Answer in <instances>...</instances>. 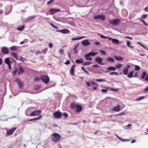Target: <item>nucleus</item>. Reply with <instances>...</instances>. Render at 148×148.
<instances>
[{
    "mask_svg": "<svg viewBox=\"0 0 148 148\" xmlns=\"http://www.w3.org/2000/svg\"><path fill=\"white\" fill-rule=\"evenodd\" d=\"M61 138L60 135L58 133L52 134L51 136V140L55 143H57L60 141Z\"/></svg>",
    "mask_w": 148,
    "mask_h": 148,
    "instance_id": "obj_1",
    "label": "nucleus"
},
{
    "mask_svg": "<svg viewBox=\"0 0 148 148\" xmlns=\"http://www.w3.org/2000/svg\"><path fill=\"white\" fill-rule=\"evenodd\" d=\"M40 79L46 84H48L49 81V78L47 75H41Z\"/></svg>",
    "mask_w": 148,
    "mask_h": 148,
    "instance_id": "obj_2",
    "label": "nucleus"
},
{
    "mask_svg": "<svg viewBox=\"0 0 148 148\" xmlns=\"http://www.w3.org/2000/svg\"><path fill=\"white\" fill-rule=\"evenodd\" d=\"M53 116L55 119H60L62 116V114L59 111H57L53 113Z\"/></svg>",
    "mask_w": 148,
    "mask_h": 148,
    "instance_id": "obj_3",
    "label": "nucleus"
},
{
    "mask_svg": "<svg viewBox=\"0 0 148 148\" xmlns=\"http://www.w3.org/2000/svg\"><path fill=\"white\" fill-rule=\"evenodd\" d=\"M41 112V111L40 110H35L31 112L30 114V116H38L40 114Z\"/></svg>",
    "mask_w": 148,
    "mask_h": 148,
    "instance_id": "obj_4",
    "label": "nucleus"
},
{
    "mask_svg": "<svg viewBox=\"0 0 148 148\" xmlns=\"http://www.w3.org/2000/svg\"><path fill=\"white\" fill-rule=\"evenodd\" d=\"M94 18L95 19H100L104 21L105 20V16L103 14L95 15L94 16Z\"/></svg>",
    "mask_w": 148,
    "mask_h": 148,
    "instance_id": "obj_5",
    "label": "nucleus"
},
{
    "mask_svg": "<svg viewBox=\"0 0 148 148\" xmlns=\"http://www.w3.org/2000/svg\"><path fill=\"white\" fill-rule=\"evenodd\" d=\"M109 22L110 24L113 25H118L120 22V21L118 19H114L112 21L109 20Z\"/></svg>",
    "mask_w": 148,
    "mask_h": 148,
    "instance_id": "obj_6",
    "label": "nucleus"
},
{
    "mask_svg": "<svg viewBox=\"0 0 148 148\" xmlns=\"http://www.w3.org/2000/svg\"><path fill=\"white\" fill-rule=\"evenodd\" d=\"M1 51L4 54H8L9 53L8 48L6 47H3L1 49Z\"/></svg>",
    "mask_w": 148,
    "mask_h": 148,
    "instance_id": "obj_7",
    "label": "nucleus"
},
{
    "mask_svg": "<svg viewBox=\"0 0 148 148\" xmlns=\"http://www.w3.org/2000/svg\"><path fill=\"white\" fill-rule=\"evenodd\" d=\"M130 67V66L129 65H127L126 67L124 68L123 70V73L124 75H127L128 69Z\"/></svg>",
    "mask_w": 148,
    "mask_h": 148,
    "instance_id": "obj_8",
    "label": "nucleus"
},
{
    "mask_svg": "<svg viewBox=\"0 0 148 148\" xmlns=\"http://www.w3.org/2000/svg\"><path fill=\"white\" fill-rule=\"evenodd\" d=\"M57 32H60L63 34H67L70 33V32L69 30L67 29H64L62 30H57Z\"/></svg>",
    "mask_w": 148,
    "mask_h": 148,
    "instance_id": "obj_9",
    "label": "nucleus"
},
{
    "mask_svg": "<svg viewBox=\"0 0 148 148\" xmlns=\"http://www.w3.org/2000/svg\"><path fill=\"white\" fill-rule=\"evenodd\" d=\"M16 127H15L9 130L8 131H7V134L8 135H10L12 134L16 130Z\"/></svg>",
    "mask_w": 148,
    "mask_h": 148,
    "instance_id": "obj_10",
    "label": "nucleus"
},
{
    "mask_svg": "<svg viewBox=\"0 0 148 148\" xmlns=\"http://www.w3.org/2000/svg\"><path fill=\"white\" fill-rule=\"evenodd\" d=\"M60 9H56L55 8H53L50 9L49 11L50 12V14L51 15H53L56 12L60 11Z\"/></svg>",
    "mask_w": 148,
    "mask_h": 148,
    "instance_id": "obj_11",
    "label": "nucleus"
},
{
    "mask_svg": "<svg viewBox=\"0 0 148 148\" xmlns=\"http://www.w3.org/2000/svg\"><path fill=\"white\" fill-rule=\"evenodd\" d=\"M75 66V65L74 64L72 65L71 67L70 72V74L72 75H74V71Z\"/></svg>",
    "mask_w": 148,
    "mask_h": 148,
    "instance_id": "obj_12",
    "label": "nucleus"
},
{
    "mask_svg": "<svg viewBox=\"0 0 148 148\" xmlns=\"http://www.w3.org/2000/svg\"><path fill=\"white\" fill-rule=\"evenodd\" d=\"M75 111L77 112H81L82 110V107L79 105H76V107L75 108Z\"/></svg>",
    "mask_w": 148,
    "mask_h": 148,
    "instance_id": "obj_13",
    "label": "nucleus"
},
{
    "mask_svg": "<svg viewBox=\"0 0 148 148\" xmlns=\"http://www.w3.org/2000/svg\"><path fill=\"white\" fill-rule=\"evenodd\" d=\"M95 61L100 65H103L104 64L102 63V59L101 58H97L95 59Z\"/></svg>",
    "mask_w": 148,
    "mask_h": 148,
    "instance_id": "obj_14",
    "label": "nucleus"
},
{
    "mask_svg": "<svg viewBox=\"0 0 148 148\" xmlns=\"http://www.w3.org/2000/svg\"><path fill=\"white\" fill-rule=\"evenodd\" d=\"M15 82H17L19 86V88H22L23 87V84L18 79H16L15 80Z\"/></svg>",
    "mask_w": 148,
    "mask_h": 148,
    "instance_id": "obj_15",
    "label": "nucleus"
},
{
    "mask_svg": "<svg viewBox=\"0 0 148 148\" xmlns=\"http://www.w3.org/2000/svg\"><path fill=\"white\" fill-rule=\"evenodd\" d=\"M120 108V105H118L114 107L113 108L111 109L113 111L116 112H119V111Z\"/></svg>",
    "mask_w": 148,
    "mask_h": 148,
    "instance_id": "obj_16",
    "label": "nucleus"
},
{
    "mask_svg": "<svg viewBox=\"0 0 148 148\" xmlns=\"http://www.w3.org/2000/svg\"><path fill=\"white\" fill-rule=\"evenodd\" d=\"M82 44L84 46H86L89 45L90 44V43L88 40H85L82 42Z\"/></svg>",
    "mask_w": 148,
    "mask_h": 148,
    "instance_id": "obj_17",
    "label": "nucleus"
},
{
    "mask_svg": "<svg viewBox=\"0 0 148 148\" xmlns=\"http://www.w3.org/2000/svg\"><path fill=\"white\" fill-rule=\"evenodd\" d=\"M98 54L97 53H94L93 52H90L88 53L87 54V55L86 56V57H90V56H94L97 55Z\"/></svg>",
    "mask_w": 148,
    "mask_h": 148,
    "instance_id": "obj_18",
    "label": "nucleus"
},
{
    "mask_svg": "<svg viewBox=\"0 0 148 148\" xmlns=\"http://www.w3.org/2000/svg\"><path fill=\"white\" fill-rule=\"evenodd\" d=\"M108 71H106L105 72L107 73L109 72V71H114L116 70V68L114 66H111L107 68Z\"/></svg>",
    "mask_w": 148,
    "mask_h": 148,
    "instance_id": "obj_19",
    "label": "nucleus"
},
{
    "mask_svg": "<svg viewBox=\"0 0 148 148\" xmlns=\"http://www.w3.org/2000/svg\"><path fill=\"white\" fill-rule=\"evenodd\" d=\"M112 42L115 45H116V44H119L120 43L119 40L115 38H114L112 39Z\"/></svg>",
    "mask_w": 148,
    "mask_h": 148,
    "instance_id": "obj_20",
    "label": "nucleus"
},
{
    "mask_svg": "<svg viewBox=\"0 0 148 148\" xmlns=\"http://www.w3.org/2000/svg\"><path fill=\"white\" fill-rule=\"evenodd\" d=\"M114 58L116 60L119 61H121L123 59V58L121 56H114Z\"/></svg>",
    "mask_w": 148,
    "mask_h": 148,
    "instance_id": "obj_21",
    "label": "nucleus"
},
{
    "mask_svg": "<svg viewBox=\"0 0 148 148\" xmlns=\"http://www.w3.org/2000/svg\"><path fill=\"white\" fill-rule=\"evenodd\" d=\"M84 59L83 58H80L79 60H76L75 61V62L77 64H80L83 62Z\"/></svg>",
    "mask_w": 148,
    "mask_h": 148,
    "instance_id": "obj_22",
    "label": "nucleus"
},
{
    "mask_svg": "<svg viewBox=\"0 0 148 148\" xmlns=\"http://www.w3.org/2000/svg\"><path fill=\"white\" fill-rule=\"evenodd\" d=\"M11 55L12 56L15 58L17 60H18V58L17 55L16 53L14 52H12L11 53Z\"/></svg>",
    "mask_w": 148,
    "mask_h": 148,
    "instance_id": "obj_23",
    "label": "nucleus"
},
{
    "mask_svg": "<svg viewBox=\"0 0 148 148\" xmlns=\"http://www.w3.org/2000/svg\"><path fill=\"white\" fill-rule=\"evenodd\" d=\"M126 44L127 46V47H129L131 49H132L134 48V47L133 46H132L131 45V42L129 40H128Z\"/></svg>",
    "mask_w": 148,
    "mask_h": 148,
    "instance_id": "obj_24",
    "label": "nucleus"
},
{
    "mask_svg": "<svg viewBox=\"0 0 148 148\" xmlns=\"http://www.w3.org/2000/svg\"><path fill=\"white\" fill-rule=\"evenodd\" d=\"M24 71V69L21 67H19V71H18V74L19 75L21 73H23Z\"/></svg>",
    "mask_w": 148,
    "mask_h": 148,
    "instance_id": "obj_25",
    "label": "nucleus"
},
{
    "mask_svg": "<svg viewBox=\"0 0 148 148\" xmlns=\"http://www.w3.org/2000/svg\"><path fill=\"white\" fill-rule=\"evenodd\" d=\"M134 73V71H132L127 75V77L129 78H132V77H133V74Z\"/></svg>",
    "mask_w": 148,
    "mask_h": 148,
    "instance_id": "obj_26",
    "label": "nucleus"
},
{
    "mask_svg": "<svg viewBox=\"0 0 148 148\" xmlns=\"http://www.w3.org/2000/svg\"><path fill=\"white\" fill-rule=\"evenodd\" d=\"M10 49L11 51H16L17 50V47L15 46H12Z\"/></svg>",
    "mask_w": 148,
    "mask_h": 148,
    "instance_id": "obj_27",
    "label": "nucleus"
},
{
    "mask_svg": "<svg viewBox=\"0 0 148 148\" xmlns=\"http://www.w3.org/2000/svg\"><path fill=\"white\" fill-rule=\"evenodd\" d=\"M10 60L9 58H6L5 59V62L7 64H11L10 63Z\"/></svg>",
    "mask_w": 148,
    "mask_h": 148,
    "instance_id": "obj_28",
    "label": "nucleus"
},
{
    "mask_svg": "<svg viewBox=\"0 0 148 148\" xmlns=\"http://www.w3.org/2000/svg\"><path fill=\"white\" fill-rule=\"evenodd\" d=\"M79 44H78L77 45H76L75 46V47L74 49V53L75 54H77V53H78V51H77L76 50V48L79 46Z\"/></svg>",
    "mask_w": 148,
    "mask_h": 148,
    "instance_id": "obj_29",
    "label": "nucleus"
},
{
    "mask_svg": "<svg viewBox=\"0 0 148 148\" xmlns=\"http://www.w3.org/2000/svg\"><path fill=\"white\" fill-rule=\"evenodd\" d=\"M147 75V73L145 72H143L141 76V77L142 79H145V77L146 75Z\"/></svg>",
    "mask_w": 148,
    "mask_h": 148,
    "instance_id": "obj_30",
    "label": "nucleus"
},
{
    "mask_svg": "<svg viewBox=\"0 0 148 148\" xmlns=\"http://www.w3.org/2000/svg\"><path fill=\"white\" fill-rule=\"evenodd\" d=\"M85 37V36H82L80 37L79 38H72V40H79L81 39H82Z\"/></svg>",
    "mask_w": 148,
    "mask_h": 148,
    "instance_id": "obj_31",
    "label": "nucleus"
},
{
    "mask_svg": "<svg viewBox=\"0 0 148 148\" xmlns=\"http://www.w3.org/2000/svg\"><path fill=\"white\" fill-rule=\"evenodd\" d=\"M25 25H24L21 27H18L17 28V29L19 31H23Z\"/></svg>",
    "mask_w": 148,
    "mask_h": 148,
    "instance_id": "obj_32",
    "label": "nucleus"
},
{
    "mask_svg": "<svg viewBox=\"0 0 148 148\" xmlns=\"http://www.w3.org/2000/svg\"><path fill=\"white\" fill-rule=\"evenodd\" d=\"M87 54L85 55L84 57V58L86 60L91 61L92 60V58L90 57H86V56H87Z\"/></svg>",
    "mask_w": 148,
    "mask_h": 148,
    "instance_id": "obj_33",
    "label": "nucleus"
},
{
    "mask_svg": "<svg viewBox=\"0 0 148 148\" xmlns=\"http://www.w3.org/2000/svg\"><path fill=\"white\" fill-rule=\"evenodd\" d=\"M91 63V62H85L82 64V65L83 66H87L88 65Z\"/></svg>",
    "mask_w": 148,
    "mask_h": 148,
    "instance_id": "obj_34",
    "label": "nucleus"
},
{
    "mask_svg": "<svg viewBox=\"0 0 148 148\" xmlns=\"http://www.w3.org/2000/svg\"><path fill=\"white\" fill-rule=\"evenodd\" d=\"M107 60L110 62H114V60L113 58L110 57L107 58Z\"/></svg>",
    "mask_w": 148,
    "mask_h": 148,
    "instance_id": "obj_35",
    "label": "nucleus"
},
{
    "mask_svg": "<svg viewBox=\"0 0 148 148\" xmlns=\"http://www.w3.org/2000/svg\"><path fill=\"white\" fill-rule=\"evenodd\" d=\"M145 96H141L140 97H139L137 98L136 100V101H139L141 100H142L143 99L145 98Z\"/></svg>",
    "mask_w": 148,
    "mask_h": 148,
    "instance_id": "obj_36",
    "label": "nucleus"
},
{
    "mask_svg": "<svg viewBox=\"0 0 148 148\" xmlns=\"http://www.w3.org/2000/svg\"><path fill=\"white\" fill-rule=\"evenodd\" d=\"M140 67L139 66L136 65H135V71H138L140 69Z\"/></svg>",
    "mask_w": 148,
    "mask_h": 148,
    "instance_id": "obj_37",
    "label": "nucleus"
},
{
    "mask_svg": "<svg viewBox=\"0 0 148 148\" xmlns=\"http://www.w3.org/2000/svg\"><path fill=\"white\" fill-rule=\"evenodd\" d=\"M122 66V64H118L116 66V67H115L116 69H119Z\"/></svg>",
    "mask_w": 148,
    "mask_h": 148,
    "instance_id": "obj_38",
    "label": "nucleus"
},
{
    "mask_svg": "<svg viewBox=\"0 0 148 148\" xmlns=\"http://www.w3.org/2000/svg\"><path fill=\"white\" fill-rule=\"evenodd\" d=\"M76 105L74 103H72L71 105V107L72 108H75Z\"/></svg>",
    "mask_w": 148,
    "mask_h": 148,
    "instance_id": "obj_39",
    "label": "nucleus"
},
{
    "mask_svg": "<svg viewBox=\"0 0 148 148\" xmlns=\"http://www.w3.org/2000/svg\"><path fill=\"white\" fill-rule=\"evenodd\" d=\"M110 75H119V74L116 72H112L110 73Z\"/></svg>",
    "mask_w": 148,
    "mask_h": 148,
    "instance_id": "obj_40",
    "label": "nucleus"
},
{
    "mask_svg": "<svg viewBox=\"0 0 148 148\" xmlns=\"http://www.w3.org/2000/svg\"><path fill=\"white\" fill-rule=\"evenodd\" d=\"M95 80L99 82H103V81L105 82L106 81V80L103 79H95Z\"/></svg>",
    "mask_w": 148,
    "mask_h": 148,
    "instance_id": "obj_41",
    "label": "nucleus"
},
{
    "mask_svg": "<svg viewBox=\"0 0 148 148\" xmlns=\"http://www.w3.org/2000/svg\"><path fill=\"white\" fill-rule=\"evenodd\" d=\"M125 113L124 112H121L118 114H117L116 115L117 116H120V115H125Z\"/></svg>",
    "mask_w": 148,
    "mask_h": 148,
    "instance_id": "obj_42",
    "label": "nucleus"
},
{
    "mask_svg": "<svg viewBox=\"0 0 148 148\" xmlns=\"http://www.w3.org/2000/svg\"><path fill=\"white\" fill-rule=\"evenodd\" d=\"M40 88V86L39 85L36 86L34 88L35 90H38Z\"/></svg>",
    "mask_w": 148,
    "mask_h": 148,
    "instance_id": "obj_43",
    "label": "nucleus"
},
{
    "mask_svg": "<svg viewBox=\"0 0 148 148\" xmlns=\"http://www.w3.org/2000/svg\"><path fill=\"white\" fill-rule=\"evenodd\" d=\"M143 91L145 93L148 92V86L146 87L144 89Z\"/></svg>",
    "mask_w": 148,
    "mask_h": 148,
    "instance_id": "obj_44",
    "label": "nucleus"
},
{
    "mask_svg": "<svg viewBox=\"0 0 148 148\" xmlns=\"http://www.w3.org/2000/svg\"><path fill=\"white\" fill-rule=\"evenodd\" d=\"M48 48H46L42 50V52L43 53L45 54Z\"/></svg>",
    "mask_w": 148,
    "mask_h": 148,
    "instance_id": "obj_45",
    "label": "nucleus"
},
{
    "mask_svg": "<svg viewBox=\"0 0 148 148\" xmlns=\"http://www.w3.org/2000/svg\"><path fill=\"white\" fill-rule=\"evenodd\" d=\"M50 25H51V26H52L54 28H55V29H58L57 26L54 25L53 24L51 23Z\"/></svg>",
    "mask_w": 148,
    "mask_h": 148,
    "instance_id": "obj_46",
    "label": "nucleus"
},
{
    "mask_svg": "<svg viewBox=\"0 0 148 148\" xmlns=\"http://www.w3.org/2000/svg\"><path fill=\"white\" fill-rule=\"evenodd\" d=\"M40 79V77L39 78L38 77H36L34 78V80L35 81L37 82V81H39V80Z\"/></svg>",
    "mask_w": 148,
    "mask_h": 148,
    "instance_id": "obj_47",
    "label": "nucleus"
},
{
    "mask_svg": "<svg viewBox=\"0 0 148 148\" xmlns=\"http://www.w3.org/2000/svg\"><path fill=\"white\" fill-rule=\"evenodd\" d=\"M59 53H60V54H63L64 53L63 50L62 49H60L59 51Z\"/></svg>",
    "mask_w": 148,
    "mask_h": 148,
    "instance_id": "obj_48",
    "label": "nucleus"
},
{
    "mask_svg": "<svg viewBox=\"0 0 148 148\" xmlns=\"http://www.w3.org/2000/svg\"><path fill=\"white\" fill-rule=\"evenodd\" d=\"M140 21L144 24L145 25L147 26H148V25L145 23V21L142 19H141Z\"/></svg>",
    "mask_w": 148,
    "mask_h": 148,
    "instance_id": "obj_49",
    "label": "nucleus"
},
{
    "mask_svg": "<svg viewBox=\"0 0 148 148\" xmlns=\"http://www.w3.org/2000/svg\"><path fill=\"white\" fill-rule=\"evenodd\" d=\"M98 35L100 36V37L101 38H107V37H106L103 35H102L101 34H98Z\"/></svg>",
    "mask_w": 148,
    "mask_h": 148,
    "instance_id": "obj_50",
    "label": "nucleus"
},
{
    "mask_svg": "<svg viewBox=\"0 0 148 148\" xmlns=\"http://www.w3.org/2000/svg\"><path fill=\"white\" fill-rule=\"evenodd\" d=\"M100 52L103 55H106V53L103 51L101 50L100 51Z\"/></svg>",
    "mask_w": 148,
    "mask_h": 148,
    "instance_id": "obj_51",
    "label": "nucleus"
},
{
    "mask_svg": "<svg viewBox=\"0 0 148 148\" xmlns=\"http://www.w3.org/2000/svg\"><path fill=\"white\" fill-rule=\"evenodd\" d=\"M49 46L50 48H51L53 47V44L51 43H49Z\"/></svg>",
    "mask_w": 148,
    "mask_h": 148,
    "instance_id": "obj_52",
    "label": "nucleus"
},
{
    "mask_svg": "<svg viewBox=\"0 0 148 148\" xmlns=\"http://www.w3.org/2000/svg\"><path fill=\"white\" fill-rule=\"evenodd\" d=\"M63 114L65 118H66L68 117V115L66 112H64Z\"/></svg>",
    "mask_w": 148,
    "mask_h": 148,
    "instance_id": "obj_53",
    "label": "nucleus"
},
{
    "mask_svg": "<svg viewBox=\"0 0 148 148\" xmlns=\"http://www.w3.org/2000/svg\"><path fill=\"white\" fill-rule=\"evenodd\" d=\"M53 1V0H51L47 2V4L48 5H49L50 4L52 3Z\"/></svg>",
    "mask_w": 148,
    "mask_h": 148,
    "instance_id": "obj_54",
    "label": "nucleus"
},
{
    "mask_svg": "<svg viewBox=\"0 0 148 148\" xmlns=\"http://www.w3.org/2000/svg\"><path fill=\"white\" fill-rule=\"evenodd\" d=\"M101 91L103 92L107 93L108 92L107 90L105 89H102L101 90Z\"/></svg>",
    "mask_w": 148,
    "mask_h": 148,
    "instance_id": "obj_55",
    "label": "nucleus"
},
{
    "mask_svg": "<svg viewBox=\"0 0 148 148\" xmlns=\"http://www.w3.org/2000/svg\"><path fill=\"white\" fill-rule=\"evenodd\" d=\"M91 84L92 85H95L96 86H98V84L93 81H92L91 82Z\"/></svg>",
    "mask_w": 148,
    "mask_h": 148,
    "instance_id": "obj_56",
    "label": "nucleus"
},
{
    "mask_svg": "<svg viewBox=\"0 0 148 148\" xmlns=\"http://www.w3.org/2000/svg\"><path fill=\"white\" fill-rule=\"evenodd\" d=\"M106 88L108 90H109L110 91H112V90H113V88H111V87H107Z\"/></svg>",
    "mask_w": 148,
    "mask_h": 148,
    "instance_id": "obj_57",
    "label": "nucleus"
},
{
    "mask_svg": "<svg viewBox=\"0 0 148 148\" xmlns=\"http://www.w3.org/2000/svg\"><path fill=\"white\" fill-rule=\"evenodd\" d=\"M138 75V73L137 72H136L134 73V75H133V77H137Z\"/></svg>",
    "mask_w": 148,
    "mask_h": 148,
    "instance_id": "obj_58",
    "label": "nucleus"
},
{
    "mask_svg": "<svg viewBox=\"0 0 148 148\" xmlns=\"http://www.w3.org/2000/svg\"><path fill=\"white\" fill-rule=\"evenodd\" d=\"M42 117V115H40L38 117L36 118H35L36 121V120H38L40 119L41 118V117Z\"/></svg>",
    "mask_w": 148,
    "mask_h": 148,
    "instance_id": "obj_59",
    "label": "nucleus"
},
{
    "mask_svg": "<svg viewBox=\"0 0 148 148\" xmlns=\"http://www.w3.org/2000/svg\"><path fill=\"white\" fill-rule=\"evenodd\" d=\"M70 61L69 60H67L65 62L64 64H68L70 63Z\"/></svg>",
    "mask_w": 148,
    "mask_h": 148,
    "instance_id": "obj_60",
    "label": "nucleus"
},
{
    "mask_svg": "<svg viewBox=\"0 0 148 148\" xmlns=\"http://www.w3.org/2000/svg\"><path fill=\"white\" fill-rule=\"evenodd\" d=\"M147 16V15L146 14L143 15L142 16V18L143 19H145V18H146Z\"/></svg>",
    "mask_w": 148,
    "mask_h": 148,
    "instance_id": "obj_61",
    "label": "nucleus"
},
{
    "mask_svg": "<svg viewBox=\"0 0 148 148\" xmlns=\"http://www.w3.org/2000/svg\"><path fill=\"white\" fill-rule=\"evenodd\" d=\"M141 46H142L144 49L148 50V49H147L146 47L143 44H141Z\"/></svg>",
    "mask_w": 148,
    "mask_h": 148,
    "instance_id": "obj_62",
    "label": "nucleus"
},
{
    "mask_svg": "<svg viewBox=\"0 0 148 148\" xmlns=\"http://www.w3.org/2000/svg\"><path fill=\"white\" fill-rule=\"evenodd\" d=\"M86 84L89 87L90 86V84L88 82L86 81Z\"/></svg>",
    "mask_w": 148,
    "mask_h": 148,
    "instance_id": "obj_63",
    "label": "nucleus"
},
{
    "mask_svg": "<svg viewBox=\"0 0 148 148\" xmlns=\"http://www.w3.org/2000/svg\"><path fill=\"white\" fill-rule=\"evenodd\" d=\"M145 80L148 82V74L147 75L145 79Z\"/></svg>",
    "mask_w": 148,
    "mask_h": 148,
    "instance_id": "obj_64",
    "label": "nucleus"
}]
</instances>
